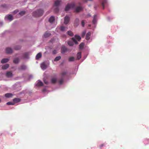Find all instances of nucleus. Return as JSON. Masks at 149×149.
<instances>
[{
	"label": "nucleus",
	"instance_id": "obj_1",
	"mask_svg": "<svg viewBox=\"0 0 149 149\" xmlns=\"http://www.w3.org/2000/svg\"><path fill=\"white\" fill-rule=\"evenodd\" d=\"M44 13V11L42 9H39L34 11L33 15L35 17H39L42 16Z\"/></svg>",
	"mask_w": 149,
	"mask_h": 149
},
{
	"label": "nucleus",
	"instance_id": "obj_2",
	"mask_svg": "<svg viewBox=\"0 0 149 149\" xmlns=\"http://www.w3.org/2000/svg\"><path fill=\"white\" fill-rule=\"evenodd\" d=\"M75 6V4L74 3L70 4H68L66 6L65 8V11H68L70 8L73 9Z\"/></svg>",
	"mask_w": 149,
	"mask_h": 149
},
{
	"label": "nucleus",
	"instance_id": "obj_3",
	"mask_svg": "<svg viewBox=\"0 0 149 149\" xmlns=\"http://www.w3.org/2000/svg\"><path fill=\"white\" fill-rule=\"evenodd\" d=\"M71 40L69 41L68 42V44L70 46H72L73 45V42H74L76 44H78V42L74 38H72Z\"/></svg>",
	"mask_w": 149,
	"mask_h": 149
},
{
	"label": "nucleus",
	"instance_id": "obj_4",
	"mask_svg": "<svg viewBox=\"0 0 149 149\" xmlns=\"http://www.w3.org/2000/svg\"><path fill=\"white\" fill-rule=\"evenodd\" d=\"M69 50L64 45H63L61 49V52L62 54H64L65 52Z\"/></svg>",
	"mask_w": 149,
	"mask_h": 149
},
{
	"label": "nucleus",
	"instance_id": "obj_5",
	"mask_svg": "<svg viewBox=\"0 0 149 149\" xmlns=\"http://www.w3.org/2000/svg\"><path fill=\"white\" fill-rule=\"evenodd\" d=\"M70 18L69 16H66L64 18V23L65 24H67L69 22Z\"/></svg>",
	"mask_w": 149,
	"mask_h": 149
},
{
	"label": "nucleus",
	"instance_id": "obj_6",
	"mask_svg": "<svg viewBox=\"0 0 149 149\" xmlns=\"http://www.w3.org/2000/svg\"><path fill=\"white\" fill-rule=\"evenodd\" d=\"M6 52L8 54H11L13 52L12 49L10 47H7L6 49Z\"/></svg>",
	"mask_w": 149,
	"mask_h": 149
},
{
	"label": "nucleus",
	"instance_id": "obj_7",
	"mask_svg": "<svg viewBox=\"0 0 149 149\" xmlns=\"http://www.w3.org/2000/svg\"><path fill=\"white\" fill-rule=\"evenodd\" d=\"M6 75L8 77H10L13 76V74L11 71H9L6 72Z\"/></svg>",
	"mask_w": 149,
	"mask_h": 149
},
{
	"label": "nucleus",
	"instance_id": "obj_8",
	"mask_svg": "<svg viewBox=\"0 0 149 149\" xmlns=\"http://www.w3.org/2000/svg\"><path fill=\"white\" fill-rule=\"evenodd\" d=\"M83 10L81 6H78L75 9V11L76 12H79Z\"/></svg>",
	"mask_w": 149,
	"mask_h": 149
},
{
	"label": "nucleus",
	"instance_id": "obj_9",
	"mask_svg": "<svg viewBox=\"0 0 149 149\" xmlns=\"http://www.w3.org/2000/svg\"><path fill=\"white\" fill-rule=\"evenodd\" d=\"M9 58H3L1 60V62L2 63H6L7 62H8V61H9Z\"/></svg>",
	"mask_w": 149,
	"mask_h": 149
},
{
	"label": "nucleus",
	"instance_id": "obj_10",
	"mask_svg": "<svg viewBox=\"0 0 149 149\" xmlns=\"http://www.w3.org/2000/svg\"><path fill=\"white\" fill-rule=\"evenodd\" d=\"M97 15H94L93 19V23L94 24H95L97 22Z\"/></svg>",
	"mask_w": 149,
	"mask_h": 149
},
{
	"label": "nucleus",
	"instance_id": "obj_11",
	"mask_svg": "<svg viewBox=\"0 0 149 149\" xmlns=\"http://www.w3.org/2000/svg\"><path fill=\"white\" fill-rule=\"evenodd\" d=\"M26 66L23 65H21L20 67L19 68V70H24L26 69Z\"/></svg>",
	"mask_w": 149,
	"mask_h": 149
},
{
	"label": "nucleus",
	"instance_id": "obj_12",
	"mask_svg": "<svg viewBox=\"0 0 149 149\" xmlns=\"http://www.w3.org/2000/svg\"><path fill=\"white\" fill-rule=\"evenodd\" d=\"M91 32H88L86 35V39L87 40H89L90 38V36H91Z\"/></svg>",
	"mask_w": 149,
	"mask_h": 149
},
{
	"label": "nucleus",
	"instance_id": "obj_13",
	"mask_svg": "<svg viewBox=\"0 0 149 149\" xmlns=\"http://www.w3.org/2000/svg\"><path fill=\"white\" fill-rule=\"evenodd\" d=\"M79 19L78 18H77L74 21V24L75 26H77L79 24Z\"/></svg>",
	"mask_w": 149,
	"mask_h": 149
},
{
	"label": "nucleus",
	"instance_id": "obj_14",
	"mask_svg": "<svg viewBox=\"0 0 149 149\" xmlns=\"http://www.w3.org/2000/svg\"><path fill=\"white\" fill-rule=\"evenodd\" d=\"M9 65L8 64H6L5 65H3L2 66V68L3 69L6 70L8 68Z\"/></svg>",
	"mask_w": 149,
	"mask_h": 149
},
{
	"label": "nucleus",
	"instance_id": "obj_15",
	"mask_svg": "<svg viewBox=\"0 0 149 149\" xmlns=\"http://www.w3.org/2000/svg\"><path fill=\"white\" fill-rule=\"evenodd\" d=\"M51 35V33H49L47 31L45 33L44 35V36L45 38H47L49 37Z\"/></svg>",
	"mask_w": 149,
	"mask_h": 149
},
{
	"label": "nucleus",
	"instance_id": "obj_16",
	"mask_svg": "<svg viewBox=\"0 0 149 149\" xmlns=\"http://www.w3.org/2000/svg\"><path fill=\"white\" fill-rule=\"evenodd\" d=\"M54 19L55 18L54 17L52 16L50 17L49 21L50 22L52 23L54 21Z\"/></svg>",
	"mask_w": 149,
	"mask_h": 149
},
{
	"label": "nucleus",
	"instance_id": "obj_17",
	"mask_svg": "<svg viewBox=\"0 0 149 149\" xmlns=\"http://www.w3.org/2000/svg\"><path fill=\"white\" fill-rule=\"evenodd\" d=\"M67 72L66 71H63L61 73V77L62 78H63L67 74Z\"/></svg>",
	"mask_w": 149,
	"mask_h": 149
},
{
	"label": "nucleus",
	"instance_id": "obj_18",
	"mask_svg": "<svg viewBox=\"0 0 149 149\" xmlns=\"http://www.w3.org/2000/svg\"><path fill=\"white\" fill-rule=\"evenodd\" d=\"M43 85V83L41 82L40 80H38V82L36 84V86H41Z\"/></svg>",
	"mask_w": 149,
	"mask_h": 149
},
{
	"label": "nucleus",
	"instance_id": "obj_19",
	"mask_svg": "<svg viewBox=\"0 0 149 149\" xmlns=\"http://www.w3.org/2000/svg\"><path fill=\"white\" fill-rule=\"evenodd\" d=\"M107 3V0H103L102 3V6L103 9H104V5L106 4Z\"/></svg>",
	"mask_w": 149,
	"mask_h": 149
},
{
	"label": "nucleus",
	"instance_id": "obj_20",
	"mask_svg": "<svg viewBox=\"0 0 149 149\" xmlns=\"http://www.w3.org/2000/svg\"><path fill=\"white\" fill-rule=\"evenodd\" d=\"M19 62V59L18 58H15L13 61V62L14 63L17 64Z\"/></svg>",
	"mask_w": 149,
	"mask_h": 149
},
{
	"label": "nucleus",
	"instance_id": "obj_21",
	"mask_svg": "<svg viewBox=\"0 0 149 149\" xmlns=\"http://www.w3.org/2000/svg\"><path fill=\"white\" fill-rule=\"evenodd\" d=\"M7 17V19L10 21H11L13 20V17L11 15H9Z\"/></svg>",
	"mask_w": 149,
	"mask_h": 149
},
{
	"label": "nucleus",
	"instance_id": "obj_22",
	"mask_svg": "<svg viewBox=\"0 0 149 149\" xmlns=\"http://www.w3.org/2000/svg\"><path fill=\"white\" fill-rule=\"evenodd\" d=\"M60 2V1L57 0L55 2L54 5L56 6L57 7L59 5Z\"/></svg>",
	"mask_w": 149,
	"mask_h": 149
},
{
	"label": "nucleus",
	"instance_id": "obj_23",
	"mask_svg": "<svg viewBox=\"0 0 149 149\" xmlns=\"http://www.w3.org/2000/svg\"><path fill=\"white\" fill-rule=\"evenodd\" d=\"M42 56V54L41 53H39L36 56V59H38L40 58Z\"/></svg>",
	"mask_w": 149,
	"mask_h": 149
},
{
	"label": "nucleus",
	"instance_id": "obj_24",
	"mask_svg": "<svg viewBox=\"0 0 149 149\" xmlns=\"http://www.w3.org/2000/svg\"><path fill=\"white\" fill-rule=\"evenodd\" d=\"M13 96V95L11 93H8L5 94V96L7 97H12Z\"/></svg>",
	"mask_w": 149,
	"mask_h": 149
},
{
	"label": "nucleus",
	"instance_id": "obj_25",
	"mask_svg": "<svg viewBox=\"0 0 149 149\" xmlns=\"http://www.w3.org/2000/svg\"><path fill=\"white\" fill-rule=\"evenodd\" d=\"M77 58L78 60H79L81 58V52H79L77 54Z\"/></svg>",
	"mask_w": 149,
	"mask_h": 149
},
{
	"label": "nucleus",
	"instance_id": "obj_26",
	"mask_svg": "<svg viewBox=\"0 0 149 149\" xmlns=\"http://www.w3.org/2000/svg\"><path fill=\"white\" fill-rule=\"evenodd\" d=\"M75 58L74 57H69L68 59L69 61L70 62L73 61H74Z\"/></svg>",
	"mask_w": 149,
	"mask_h": 149
},
{
	"label": "nucleus",
	"instance_id": "obj_27",
	"mask_svg": "<svg viewBox=\"0 0 149 149\" xmlns=\"http://www.w3.org/2000/svg\"><path fill=\"white\" fill-rule=\"evenodd\" d=\"M20 99L19 98H15L13 100V101L15 102H18L20 101Z\"/></svg>",
	"mask_w": 149,
	"mask_h": 149
},
{
	"label": "nucleus",
	"instance_id": "obj_28",
	"mask_svg": "<svg viewBox=\"0 0 149 149\" xmlns=\"http://www.w3.org/2000/svg\"><path fill=\"white\" fill-rule=\"evenodd\" d=\"M59 82L60 84H62L64 82V78L61 77L59 80Z\"/></svg>",
	"mask_w": 149,
	"mask_h": 149
},
{
	"label": "nucleus",
	"instance_id": "obj_29",
	"mask_svg": "<svg viewBox=\"0 0 149 149\" xmlns=\"http://www.w3.org/2000/svg\"><path fill=\"white\" fill-rule=\"evenodd\" d=\"M41 67L42 69H45L46 68V66L44 63H42L41 64Z\"/></svg>",
	"mask_w": 149,
	"mask_h": 149
},
{
	"label": "nucleus",
	"instance_id": "obj_30",
	"mask_svg": "<svg viewBox=\"0 0 149 149\" xmlns=\"http://www.w3.org/2000/svg\"><path fill=\"white\" fill-rule=\"evenodd\" d=\"M61 57L60 56H57L56 57V58L54 59V61H59V60L61 59Z\"/></svg>",
	"mask_w": 149,
	"mask_h": 149
},
{
	"label": "nucleus",
	"instance_id": "obj_31",
	"mask_svg": "<svg viewBox=\"0 0 149 149\" xmlns=\"http://www.w3.org/2000/svg\"><path fill=\"white\" fill-rule=\"evenodd\" d=\"M67 33L68 35L70 36H72L73 35V33L71 31H68Z\"/></svg>",
	"mask_w": 149,
	"mask_h": 149
},
{
	"label": "nucleus",
	"instance_id": "obj_32",
	"mask_svg": "<svg viewBox=\"0 0 149 149\" xmlns=\"http://www.w3.org/2000/svg\"><path fill=\"white\" fill-rule=\"evenodd\" d=\"M75 39H77L78 41H79L81 39V38L80 36L76 35L75 36Z\"/></svg>",
	"mask_w": 149,
	"mask_h": 149
},
{
	"label": "nucleus",
	"instance_id": "obj_33",
	"mask_svg": "<svg viewBox=\"0 0 149 149\" xmlns=\"http://www.w3.org/2000/svg\"><path fill=\"white\" fill-rule=\"evenodd\" d=\"M84 46V43H81L79 45V48L81 49H82L83 48Z\"/></svg>",
	"mask_w": 149,
	"mask_h": 149
},
{
	"label": "nucleus",
	"instance_id": "obj_34",
	"mask_svg": "<svg viewBox=\"0 0 149 149\" xmlns=\"http://www.w3.org/2000/svg\"><path fill=\"white\" fill-rule=\"evenodd\" d=\"M56 81V79L55 78H52L51 79V82L53 84H55Z\"/></svg>",
	"mask_w": 149,
	"mask_h": 149
},
{
	"label": "nucleus",
	"instance_id": "obj_35",
	"mask_svg": "<svg viewBox=\"0 0 149 149\" xmlns=\"http://www.w3.org/2000/svg\"><path fill=\"white\" fill-rule=\"evenodd\" d=\"M25 11H21L19 13V14L21 16H22L25 14Z\"/></svg>",
	"mask_w": 149,
	"mask_h": 149
},
{
	"label": "nucleus",
	"instance_id": "obj_36",
	"mask_svg": "<svg viewBox=\"0 0 149 149\" xmlns=\"http://www.w3.org/2000/svg\"><path fill=\"white\" fill-rule=\"evenodd\" d=\"M29 56L28 53H25L24 54V57L25 58H28Z\"/></svg>",
	"mask_w": 149,
	"mask_h": 149
},
{
	"label": "nucleus",
	"instance_id": "obj_37",
	"mask_svg": "<svg viewBox=\"0 0 149 149\" xmlns=\"http://www.w3.org/2000/svg\"><path fill=\"white\" fill-rule=\"evenodd\" d=\"M65 27L64 26H62L60 27V29L62 31H63L65 30Z\"/></svg>",
	"mask_w": 149,
	"mask_h": 149
},
{
	"label": "nucleus",
	"instance_id": "obj_38",
	"mask_svg": "<svg viewBox=\"0 0 149 149\" xmlns=\"http://www.w3.org/2000/svg\"><path fill=\"white\" fill-rule=\"evenodd\" d=\"M86 33V31H84L81 34V36L82 37H84L85 36V34Z\"/></svg>",
	"mask_w": 149,
	"mask_h": 149
},
{
	"label": "nucleus",
	"instance_id": "obj_39",
	"mask_svg": "<svg viewBox=\"0 0 149 149\" xmlns=\"http://www.w3.org/2000/svg\"><path fill=\"white\" fill-rule=\"evenodd\" d=\"M21 48V47L19 46H17L14 48V49L15 50H19V49Z\"/></svg>",
	"mask_w": 149,
	"mask_h": 149
},
{
	"label": "nucleus",
	"instance_id": "obj_40",
	"mask_svg": "<svg viewBox=\"0 0 149 149\" xmlns=\"http://www.w3.org/2000/svg\"><path fill=\"white\" fill-rule=\"evenodd\" d=\"M7 104L8 105H14V103L11 102H7Z\"/></svg>",
	"mask_w": 149,
	"mask_h": 149
},
{
	"label": "nucleus",
	"instance_id": "obj_41",
	"mask_svg": "<svg viewBox=\"0 0 149 149\" xmlns=\"http://www.w3.org/2000/svg\"><path fill=\"white\" fill-rule=\"evenodd\" d=\"M82 26L83 27H84V26L85 24V20H83L81 22V23Z\"/></svg>",
	"mask_w": 149,
	"mask_h": 149
},
{
	"label": "nucleus",
	"instance_id": "obj_42",
	"mask_svg": "<svg viewBox=\"0 0 149 149\" xmlns=\"http://www.w3.org/2000/svg\"><path fill=\"white\" fill-rule=\"evenodd\" d=\"M55 11L56 12H58V11H59V9L58 8V7H56L55 10Z\"/></svg>",
	"mask_w": 149,
	"mask_h": 149
},
{
	"label": "nucleus",
	"instance_id": "obj_43",
	"mask_svg": "<svg viewBox=\"0 0 149 149\" xmlns=\"http://www.w3.org/2000/svg\"><path fill=\"white\" fill-rule=\"evenodd\" d=\"M52 53L53 54H55L56 53V51L55 50H54L53 51Z\"/></svg>",
	"mask_w": 149,
	"mask_h": 149
},
{
	"label": "nucleus",
	"instance_id": "obj_44",
	"mask_svg": "<svg viewBox=\"0 0 149 149\" xmlns=\"http://www.w3.org/2000/svg\"><path fill=\"white\" fill-rule=\"evenodd\" d=\"M104 144H101V145H100V148H102L103 146H104Z\"/></svg>",
	"mask_w": 149,
	"mask_h": 149
},
{
	"label": "nucleus",
	"instance_id": "obj_45",
	"mask_svg": "<svg viewBox=\"0 0 149 149\" xmlns=\"http://www.w3.org/2000/svg\"><path fill=\"white\" fill-rule=\"evenodd\" d=\"M91 16V15H90V14H88L87 16H86V18H88V17H90Z\"/></svg>",
	"mask_w": 149,
	"mask_h": 149
},
{
	"label": "nucleus",
	"instance_id": "obj_46",
	"mask_svg": "<svg viewBox=\"0 0 149 149\" xmlns=\"http://www.w3.org/2000/svg\"><path fill=\"white\" fill-rule=\"evenodd\" d=\"M44 83L45 84H47L48 83V81L45 80H44Z\"/></svg>",
	"mask_w": 149,
	"mask_h": 149
},
{
	"label": "nucleus",
	"instance_id": "obj_47",
	"mask_svg": "<svg viewBox=\"0 0 149 149\" xmlns=\"http://www.w3.org/2000/svg\"><path fill=\"white\" fill-rule=\"evenodd\" d=\"M18 11L17 10H15L14 11V13H17V12H18Z\"/></svg>",
	"mask_w": 149,
	"mask_h": 149
}]
</instances>
